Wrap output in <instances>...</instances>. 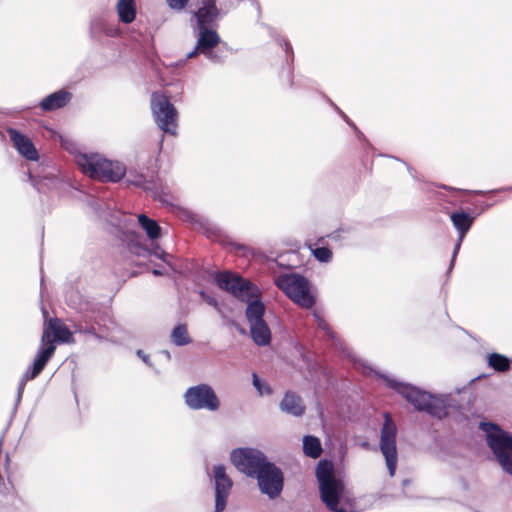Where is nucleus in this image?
Returning <instances> with one entry per match:
<instances>
[{"mask_svg": "<svg viewBox=\"0 0 512 512\" xmlns=\"http://www.w3.org/2000/svg\"><path fill=\"white\" fill-rule=\"evenodd\" d=\"M71 99L72 94L61 89L44 97L39 105L43 111H54L66 106Z\"/></svg>", "mask_w": 512, "mask_h": 512, "instance_id": "aec40b11", "label": "nucleus"}, {"mask_svg": "<svg viewBox=\"0 0 512 512\" xmlns=\"http://www.w3.org/2000/svg\"><path fill=\"white\" fill-rule=\"evenodd\" d=\"M303 450L305 455L318 458L322 452L319 439L314 436H305L303 438Z\"/></svg>", "mask_w": 512, "mask_h": 512, "instance_id": "cd10ccee", "label": "nucleus"}, {"mask_svg": "<svg viewBox=\"0 0 512 512\" xmlns=\"http://www.w3.org/2000/svg\"><path fill=\"white\" fill-rule=\"evenodd\" d=\"M339 112L341 113V115H342V117L344 118V120H345L349 125H352V123H350V121H349V119H348L347 115H345V114H344L343 112H341V111H339Z\"/></svg>", "mask_w": 512, "mask_h": 512, "instance_id": "ea45409f", "label": "nucleus"}, {"mask_svg": "<svg viewBox=\"0 0 512 512\" xmlns=\"http://www.w3.org/2000/svg\"><path fill=\"white\" fill-rule=\"evenodd\" d=\"M152 273L155 275V276H162L165 274V271L162 270L161 268H156V269H153Z\"/></svg>", "mask_w": 512, "mask_h": 512, "instance_id": "4c0bfd02", "label": "nucleus"}, {"mask_svg": "<svg viewBox=\"0 0 512 512\" xmlns=\"http://www.w3.org/2000/svg\"><path fill=\"white\" fill-rule=\"evenodd\" d=\"M249 328L251 339L256 345L267 346L270 344L272 334L266 321L250 323Z\"/></svg>", "mask_w": 512, "mask_h": 512, "instance_id": "4be33fe9", "label": "nucleus"}, {"mask_svg": "<svg viewBox=\"0 0 512 512\" xmlns=\"http://www.w3.org/2000/svg\"><path fill=\"white\" fill-rule=\"evenodd\" d=\"M29 177H30V181H31V183H32V184H33V185H34L38 190H40V188L37 186V184H36V182H35L34 177H33L31 174H30V176H29Z\"/></svg>", "mask_w": 512, "mask_h": 512, "instance_id": "58836bf2", "label": "nucleus"}, {"mask_svg": "<svg viewBox=\"0 0 512 512\" xmlns=\"http://www.w3.org/2000/svg\"><path fill=\"white\" fill-rule=\"evenodd\" d=\"M397 428L392 419L386 415L381 429L380 451L385 458L389 475L393 477L397 468L398 454L396 447Z\"/></svg>", "mask_w": 512, "mask_h": 512, "instance_id": "ddd939ff", "label": "nucleus"}, {"mask_svg": "<svg viewBox=\"0 0 512 512\" xmlns=\"http://www.w3.org/2000/svg\"><path fill=\"white\" fill-rule=\"evenodd\" d=\"M230 460L238 471L252 478L269 462L263 452L254 448L234 449Z\"/></svg>", "mask_w": 512, "mask_h": 512, "instance_id": "9b49d317", "label": "nucleus"}, {"mask_svg": "<svg viewBox=\"0 0 512 512\" xmlns=\"http://www.w3.org/2000/svg\"><path fill=\"white\" fill-rule=\"evenodd\" d=\"M408 483V480L403 481V485H406Z\"/></svg>", "mask_w": 512, "mask_h": 512, "instance_id": "79ce46f5", "label": "nucleus"}, {"mask_svg": "<svg viewBox=\"0 0 512 512\" xmlns=\"http://www.w3.org/2000/svg\"><path fill=\"white\" fill-rule=\"evenodd\" d=\"M486 433L488 446L493 451L501 468L512 476V435L493 423H481Z\"/></svg>", "mask_w": 512, "mask_h": 512, "instance_id": "423d86ee", "label": "nucleus"}, {"mask_svg": "<svg viewBox=\"0 0 512 512\" xmlns=\"http://www.w3.org/2000/svg\"><path fill=\"white\" fill-rule=\"evenodd\" d=\"M66 304L79 313H86L89 311L90 303L83 297V295L74 288L66 291L65 295Z\"/></svg>", "mask_w": 512, "mask_h": 512, "instance_id": "393cba45", "label": "nucleus"}, {"mask_svg": "<svg viewBox=\"0 0 512 512\" xmlns=\"http://www.w3.org/2000/svg\"><path fill=\"white\" fill-rule=\"evenodd\" d=\"M138 222L150 239L154 240L160 236L161 228L155 220L150 219L145 214H140Z\"/></svg>", "mask_w": 512, "mask_h": 512, "instance_id": "bb28decb", "label": "nucleus"}, {"mask_svg": "<svg viewBox=\"0 0 512 512\" xmlns=\"http://www.w3.org/2000/svg\"><path fill=\"white\" fill-rule=\"evenodd\" d=\"M127 183L150 192L154 197H160L162 186L157 176L146 177L143 174L130 171L127 176Z\"/></svg>", "mask_w": 512, "mask_h": 512, "instance_id": "a211bd4d", "label": "nucleus"}, {"mask_svg": "<svg viewBox=\"0 0 512 512\" xmlns=\"http://www.w3.org/2000/svg\"><path fill=\"white\" fill-rule=\"evenodd\" d=\"M408 171H409V173H410L411 175H413V174H412V170H411V168H408Z\"/></svg>", "mask_w": 512, "mask_h": 512, "instance_id": "37998d69", "label": "nucleus"}, {"mask_svg": "<svg viewBox=\"0 0 512 512\" xmlns=\"http://www.w3.org/2000/svg\"><path fill=\"white\" fill-rule=\"evenodd\" d=\"M321 500L330 510H336L344 491L343 483L336 479L333 466L328 461H321L316 468Z\"/></svg>", "mask_w": 512, "mask_h": 512, "instance_id": "0eeeda50", "label": "nucleus"}, {"mask_svg": "<svg viewBox=\"0 0 512 512\" xmlns=\"http://www.w3.org/2000/svg\"><path fill=\"white\" fill-rule=\"evenodd\" d=\"M119 33V28L115 24L107 21L105 18L97 16L91 19L89 35L92 39H99L101 35L117 37Z\"/></svg>", "mask_w": 512, "mask_h": 512, "instance_id": "6ab92c4d", "label": "nucleus"}, {"mask_svg": "<svg viewBox=\"0 0 512 512\" xmlns=\"http://www.w3.org/2000/svg\"><path fill=\"white\" fill-rule=\"evenodd\" d=\"M193 31L197 38L196 46L187 54L185 60H180L175 65L183 66L187 59L194 58L199 54L205 55L206 58L212 62H220L221 58L213 51L221 41L220 35L216 31L215 26L193 28Z\"/></svg>", "mask_w": 512, "mask_h": 512, "instance_id": "9d476101", "label": "nucleus"}, {"mask_svg": "<svg viewBox=\"0 0 512 512\" xmlns=\"http://www.w3.org/2000/svg\"><path fill=\"white\" fill-rule=\"evenodd\" d=\"M172 341L177 346H183L190 342L185 325L176 326L171 334Z\"/></svg>", "mask_w": 512, "mask_h": 512, "instance_id": "c85d7f7f", "label": "nucleus"}, {"mask_svg": "<svg viewBox=\"0 0 512 512\" xmlns=\"http://www.w3.org/2000/svg\"><path fill=\"white\" fill-rule=\"evenodd\" d=\"M252 383L261 396L271 394L272 390L270 386L262 382L256 373L252 374Z\"/></svg>", "mask_w": 512, "mask_h": 512, "instance_id": "2f4dec72", "label": "nucleus"}, {"mask_svg": "<svg viewBox=\"0 0 512 512\" xmlns=\"http://www.w3.org/2000/svg\"><path fill=\"white\" fill-rule=\"evenodd\" d=\"M253 478L257 479L260 492L267 495L269 499L273 500L280 496L284 486V476L281 469L274 463L269 461Z\"/></svg>", "mask_w": 512, "mask_h": 512, "instance_id": "f8f14e48", "label": "nucleus"}, {"mask_svg": "<svg viewBox=\"0 0 512 512\" xmlns=\"http://www.w3.org/2000/svg\"><path fill=\"white\" fill-rule=\"evenodd\" d=\"M55 341L60 343H73V335L68 327L58 318H50L45 324L41 337V346L39 347L33 364L28 367L23 374L17 390L16 403L18 404L28 381L36 378L45 368L56 350Z\"/></svg>", "mask_w": 512, "mask_h": 512, "instance_id": "f257e3e1", "label": "nucleus"}, {"mask_svg": "<svg viewBox=\"0 0 512 512\" xmlns=\"http://www.w3.org/2000/svg\"><path fill=\"white\" fill-rule=\"evenodd\" d=\"M275 285L301 308L311 309L316 297L308 279L296 273H283L276 277Z\"/></svg>", "mask_w": 512, "mask_h": 512, "instance_id": "39448f33", "label": "nucleus"}, {"mask_svg": "<svg viewBox=\"0 0 512 512\" xmlns=\"http://www.w3.org/2000/svg\"><path fill=\"white\" fill-rule=\"evenodd\" d=\"M211 479L215 490V510L214 512H223L227 505L228 497L233 487V481L227 473L224 465L217 464L212 467Z\"/></svg>", "mask_w": 512, "mask_h": 512, "instance_id": "4468645a", "label": "nucleus"}, {"mask_svg": "<svg viewBox=\"0 0 512 512\" xmlns=\"http://www.w3.org/2000/svg\"><path fill=\"white\" fill-rule=\"evenodd\" d=\"M7 133L13 143V146L21 156L30 161L38 160V152L29 137L14 128H9Z\"/></svg>", "mask_w": 512, "mask_h": 512, "instance_id": "f3484780", "label": "nucleus"}, {"mask_svg": "<svg viewBox=\"0 0 512 512\" xmlns=\"http://www.w3.org/2000/svg\"><path fill=\"white\" fill-rule=\"evenodd\" d=\"M61 146L68 153L74 156V161L76 164L78 155L86 153V151H83V149L74 140L69 138H61Z\"/></svg>", "mask_w": 512, "mask_h": 512, "instance_id": "c756f323", "label": "nucleus"}, {"mask_svg": "<svg viewBox=\"0 0 512 512\" xmlns=\"http://www.w3.org/2000/svg\"><path fill=\"white\" fill-rule=\"evenodd\" d=\"M75 332L90 334L97 339H101V336L96 333L95 328L92 326L91 327H82L81 325H79V326L75 325Z\"/></svg>", "mask_w": 512, "mask_h": 512, "instance_id": "c9c22d12", "label": "nucleus"}, {"mask_svg": "<svg viewBox=\"0 0 512 512\" xmlns=\"http://www.w3.org/2000/svg\"><path fill=\"white\" fill-rule=\"evenodd\" d=\"M151 110L157 126L166 134L176 135L178 112L167 96L155 92L151 96Z\"/></svg>", "mask_w": 512, "mask_h": 512, "instance_id": "6e6552de", "label": "nucleus"}, {"mask_svg": "<svg viewBox=\"0 0 512 512\" xmlns=\"http://www.w3.org/2000/svg\"><path fill=\"white\" fill-rule=\"evenodd\" d=\"M313 317L317 323L318 328L323 330L329 337L333 338L329 324L316 311H313Z\"/></svg>", "mask_w": 512, "mask_h": 512, "instance_id": "473e14b6", "label": "nucleus"}, {"mask_svg": "<svg viewBox=\"0 0 512 512\" xmlns=\"http://www.w3.org/2000/svg\"><path fill=\"white\" fill-rule=\"evenodd\" d=\"M185 405L193 411L205 410L215 412L219 410L221 401L213 387L200 383L189 387L183 395Z\"/></svg>", "mask_w": 512, "mask_h": 512, "instance_id": "1a4fd4ad", "label": "nucleus"}, {"mask_svg": "<svg viewBox=\"0 0 512 512\" xmlns=\"http://www.w3.org/2000/svg\"><path fill=\"white\" fill-rule=\"evenodd\" d=\"M137 356L142 359V361L147 364L148 366H152V363L150 362L149 355L146 354L143 350H137L136 352Z\"/></svg>", "mask_w": 512, "mask_h": 512, "instance_id": "e433bc0d", "label": "nucleus"}, {"mask_svg": "<svg viewBox=\"0 0 512 512\" xmlns=\"http://www.w3.org/2000/svg\"><path fill=\"white\" fill-rule=\"evenodd\" d=\"M487 365L496 372L505 373L511 369L512 360L500 353H490L486 357Z\"/></svg>", "mask_w": 512, "mask_h": 512, "instance_id": "a878e982", "label": "nucleus"}, {"mask_svg": "<svg viewBox=\"0 0 512 512\" xmlns=\"http://www.w3.org/2000/svg\"><path fill=\"white\" fill-rule=\"evenodd\" d=\"M115 10L118 19L123 24H131L137 16V5L135 0H117Z\"/></svg>", "mask_w": 512, "mask_h": 512, "instance_id": "412c9836", "label": "nucleus"}, {"mask_svg": "<svg viewBox=\"0 0 512 512\" xmlns=\"http://www.w3.org/2000/svg\"><path fill=\"white\" fill-rule=\"evenodd\" d=\"M333 511H334V512H346L345 510H343V509H338V508H336V510H333Z\"/></svg>", "mask_w": 512, "mask_h": 512, "instance_id": "a19ab883", "label": "nucleus"}, {"mask_svg": "<svg viewBox=\"0 0 512 512\" xmlns=\"http://www.w3.org/2000/svg\"><path fill=\"white\" fill-rule=\"evenodd\" d=\"M199 295L201 296V298L210 306L214 307L215 309L219 310V303L218 301L216 300L215 297L209 295L208 293H206L205 291H200L199 292Z\"/></svg>", "mask_w": 512, "mask_h": 512, "instance_id": "f704fd0d", "label": "nucleus"}, {"mask_svg": "<svg viewBox=\"0 0 512 512\" xmlns=\"http://www.w3.org/2000/svg\"><path fill=\"white\" fill-rule=\"evenodd\" d=\"M190 0H166L169 8L175 11H182L185 9Z\"/></svg>", "mask_w": 512, "mask_h": 512, "instance_id": "72a5a7b5", "label": "nucleus"}, {"mask_svg": "<svg viewBox=\"0 0 512 512\" xmlns=\"http://www.w3.org/2000/svg\"><path fill=\"white\" fill-rule=\"evenodd\" d=\"M281 411L295 417L303 415L305 406L302 399L293 392H287L280 402Z\"/></svg>", "mask_w": 512, "mask_h": 512, "instance_id": "5701e85b", "label": "nucleus"}, {"mask_svg": "<svg viewBox=\"0 0 512 512\" xmlns=\"http://www.w3.org/2000/svg\"><path fill=\"white\" fill-rule=\"evenodd\" d=\"M387 387L401 395L417 411H424L429 415L442 419L448 414V409L453 406V399L450 395H432L420 388L398 379L381 374Z\"/></svg>", "mask_w": 512, "mask_h": 512, "instance_id": "f03ea898", "label": "nucleus"}, {"mask_svg": "<svg viewBox=\"0 0 512 512\" xmlns=\"http://www.w3.org/2000/svg\"><path fill=\"white\" fill-rule=\"evenodd\" d=\"M219 14L220 12L216 5V0H200L198 8L193 13L196 21L193 28L215 26Z\"/></svg>", "mask_w": 512, "mask_h": 512, "instance_id": "dca6fc26", "label": "nucleus"}, {"mask_svg": "<svg viewBox=\"0 0 512 512\" xmlns=\"http://www.w3.org/2000/svg\"><path fill=\"white\" fill-rule=\"evenodd\" d=\"M77 166L85 175L101 181L118 182L126 174L124 164L109 160L96 152L78 155Z\"/></svg>", "mask_w": 512, "mask_h": 512, "instance_id": "20e7f679", "label": "nucleus"}, {"mask_svg": "<svg viewBox=\"0 0 512 512\" xmlns=\"http://www.w3.org/2000/svg\"><path fill=\"white\" fill-rule=\"evenodd\" d=\"M216 284L222 290L231 293L247 304L245 317L248 324L264 320L266 307L261 301L262 292L248 279L231 272H220L215 277Z\"/></svg>", "mask_w": 512, "mask_h": 512, "instance_id": "7ed1b4c3", "label": "nucleus"}, {"mask_svg": "<svg viewBox=\"0 0 512 512\" xmlns=\"http://www.w3.org/2000/svg\"><path fill=\"white\" fill-rule=\"evenodd\" d=\"M450 220H451L454 228L458 232V238H457V241L454 246L451 264H450V269H451L454 264V261L456 259V256L460 250L463 239L465 238L467 232L470 230V228L474 222V217L470 213H468L464 210H459V211L453 212L450 215Z\"/></svg>", "mask_w": 512, "mask_h": 512, "instance_id": "2eb2a0df", "label": "nucleus"}, {"mask_svg": "<svg viewBox=\"0 0 512 512\" xmlns=\"http://www.w3.org/2000/svg\"><path fill=\"white\" fill-rule=\"evenodd\" d=\"M314 257L320 262H330L332 259V252L327 247H317L312 251Z\"/></svg>", "mask_w": 512, "mask_h": 512, "instance_id": "7c9ffc66", "label": "nucleus"}, {"mask_svg": "<svg viewBox=\"0 0 512 512\" xmlns=\"http://www.w3.org/2000/svg\"><path fill=\"white\" fill-rule=\"evenodd\" d=\"M128 249L132 254H135L137 256H141V257L155 256V257L160 258L163 261L167 262V259H166V257H168L167 253H165L164 251H159V250L150 251L148 248H146L145 246H143L141 244L140 239L137 236H133L131 238V240L128 243Z\"/></svg>", "mask_w": 512, "mask_h": 512, "instance_id": "b1692460", "label": "nucleus"}]
</instances>
